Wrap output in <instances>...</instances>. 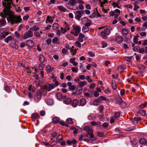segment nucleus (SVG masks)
Listing matches in <instances>:
<instances>
[{
  "label": "nucleus",
  "mask_w": 147,
  "mask_h": 147,
  "mask_svg": "<svg viewBox=\"0 0 147 147\" xmlns=\"http://www.w3.org/2000/svg\"><path fill=\"white\" fill-rule=\"evenodd\" d=\"M91 24H90L89 23H86L85 24V25L82 28V31L84 33L87 32L89 31V28L88 27L90 26Z\"/></svg>",
  "instance_id": "obj_7"
},
{
  "label": "nucleus",
  "mask_w": 147,
  "mask_h": 147,
  "mask_svg": "<svg viewBox=\"0 0 147 147\" xmlns=\"http://www.w3.org/2000/svg\"><path fill=\"white\" fill-rule=\"evenodd\" d=\"M104 92L107 94H109L111 93V90L109 87H107V88L104 90Z\"/></svg>",
  "instance_id": "obj_33"
},
{
  "label": "nucleus",
  "mask_w": 147,
  "mask_h": 147,
  "mask_svg": "<svg viewBox=\"0 0 147 147\" xmlns=\"http://www.w3.org/2000/svg\"><path fill=\"white\" fill-rule=\"evenodd\" d=\"M75 59L72 58L70 59L69 62L74 66H76L78 65V63L75 61Z\"/></svg>",
  "instance_id": "obj_20"
},
{
  "label": "nucleus",
  "mask_w": 147,
  "mask_h": 147,
  "mask_svg": "<svg viewBox=\"0 0 147 147\" xmlns=\"http://www.w3.org/2000/svg\"><path fill=\"white\" fill-rule=\"evenodd\" d=\"M126 69V67L124 65L119 66L118 67V70L120 72H122Z\"/></svg>",
  "instance_id": "obj_25"
},
{
  "label": "nucleus",
  "mask_w": 147,
  "mask_h": 147,
  "mask_svg": "<svg viewBox=\"0 0 147 147\" xmlns=\"http://www.w3.org/2000/svg\"><path fill=\"white\" fill-rule=\"evenodd\" d=\"M90 124L93 125H99L100 124V122H96L95 121H93L91 122Z\"/></svg>",
  "instance_id": "obj_41"
},
{
  "label": "nucleus",
  "mask_w": 147,
  "mask_h": 147,
  "mask_svg": "<svg viewBox=\"0 0 147 147\" xmlns=\"http://www.w3.org/2000/svg\"><path fill=\"white\" fill-rule=\"evenodd\" d=\"M86 100L84 98H82L80 100V104L81 106H84L86 104Z\"/></svg>",
  "instance_id": "obj_21"
},
{
  "label": "nucleus",
  "mask_w": 147,
  "mask_h": 147,
  "mask_svg": "<svg viewBox=\"0 0 147 147\" xmlns=\"http://www.w3.org/2000/svg\"><path fill=\"white\" fill-rule=\"evenodd\" d=\"M46 103L48 105H51L53 104V101L52 99H48L46 100Z\"/></svg>",
  "instance_id": "obj_26"
},
{
  "label": "nucleus",
  "mask_w": 147,
  "mask_h": 147,
  "mask_svg": "<svg viewBox=\"0 0 147 147\" xmlns=\"http://www.w3.org/2000/svg\"><path fill=\"white\" fill-rule=\"evenodd\" d=\"M144 51V48H140L138 51V52L139 53H141L143 54Z\"/></svg>",
  "instance_id": "obj_60"
},
{
  "label": "nucleus",
  "mask_w": 147,
  "mask_h": 147,
  "mask_svg": "<svg viewBox=\"0 0 147 147\" xmlns=\"http://www.w3.org/2000/svg\"><path fill=\"white\" fill-rule=\"evenodd\" d=\"M52 28L53 30H57L59 28V26L58 24L57 23H54L53 24L52 26Z\"/></svg>",
  "instance_id": "obj_28"
},
{
  "label": "nucleus",
  "mask_w": 147,
  "mask_h": 147,
  "mask_svg": "<svg viewBox=\"0 0 147 147\" xmlns=\"http://www.w3.org/2000/svg\"><path fill=\"white\" fill-rule=\"evenodd\" d=\"M24 26V25L22 24L20 25L18 27V30L19 31H20L22 28Z\"/></svg>",
  "instance_id": "obj_58"
},
{
  "label": "nucleus",
  "mask_w": 147,
  "mask_h": 147,
  "mask_svg": "<svg viewBox=\"0 0 147 147\" xmlns=\"http://www.w3.org/2000/svg\"><path fill=\"white\" fill-rule=\"evenodd\" d=\"M117 118H116V117H112L111 119V120L110 121V123H113L114 122L115 120Z\"/></svg>",
  "instance_id": "obj_55"
},
{
  "label": "nucleus",
  "mask_w": 147,
  "mask_h": 147,
  "mask_svg": "<svg viewBox=\"0 0 147 147\" xmlns=\"http://www.w3.org/2000/svg\"><path fill=\"white\" fill-rule=\"evenodd\" d=\"M121 32L124 35H126L128 34V30L126 29H123L122 30Z\"/></svg>",
  "instance_id": "obj_37"
},
{
  "label": "nucleus",
  "mask_w": 147,
  "mask_h": 147,
  "mask_svg": "<svg viewBox=\"0 0 147 147\" xmlns=\"http://www.w3.org/2000/svg\"><path fill=\"white\" fill-rule=\"evenodd\" d=\"M138 68L141 71L144 70L145 68V67L142 65H140L138 66Z\"/></svg>",
  "instance_id": "obj_42"
},
{
  "label": "nucleus",
  "mask_w": 147,
  "mask_h": 147,
  "mask_svg": "<svg viewBox=\"0 0 147 147\" xmlns=\"http://www.w3.org/2000/svg\"><path fill=\"white\" fill-rule=\"evenodd\" d=\"M39 59L41 63L44 62L45 61L44 56L42 55H40L39 56Z\"/></svg>",
  "instance_id": "obj_22"
},
{
  "label": "nucleus",
  "mask_w": 147,
  "mask_h": 147,
  "mask_svg": "<svg viewBox=\"0 0 147 147\" xmlns=\"http://www.w3.org/2000/svg\"><path fill=\"white\" fill-rule=\"evenodd\" d=\"M81 23L82 24H86L89 23L90 24H91V22L90 20L86 17L82 18L81 20Z\"/></svg>",
  "instance_id": "obj_8"
},
{
  "label": "nucleus",
  "mask_w": 147,
  "mask_h": 147,
  "mask_svg": "<svg viewBox=\"0 0 147 147\" xmlns=\"http://www.w3.org/2000/svg\"><path fill=\"white\" fill-rule=\"evenodd\" d=\"M40 73V74L38 75H36V73H35V75L36 76V78L37 80H42L43 78L44 75L43 71L41 70Z\"/></svg>",
  "instance_id": "obj_9"
},
{
  "label": "nucleus",
  "mask_w": 147,
  "mask_h": 147,
  "mask_svg": "<svg viewBox=\"0 0 147 147\" xmlns=\"http://www.w3.org/2000/svg\"><path fill=\"white\" fill-rule=\"evenodd\" d=\"M70 4L71 8H70V9L74 10H76L78 9V8L76 5L71 3Z\"/></svg>",
  "instance_id": "obj_19"
},
{
  "label": "nucleus",
  "mask_w": 147,
  "mask_h": 147,
  "mask_svg": "<svg viewBox=\"0 0 147 147\" xmlns=\"http://www.w3.org/2000/svg\"><path fill=\"white\" fill-rule=\"evenodd\" d=\"M54 18L53 17L48 16L46 20L49 23H52L53 22Z\"/></svg>",
  "instance_id": "obj_23"
},
{
  "label": "nucleus",
  "mask_w": 147,
  "mask_h": 147,
  "mask_svg": "<svg viewBox=\"0 0 147 147\" xmlns=\"http://www.w3.org/2000/svg\"><path fill=\"white\" fill-rule=\"evenodd\" d=\"M84 95L87 97H91V95L90 94V93L87 92H85L84 94Z\"/></svg>",
  "instance_id": "obj_63"
},
{
  "label": "nucleus",
  "mask_w": 147,
  "mask_h": 147,
  "mask_svg": "<svg viewBox=\"0 0 147 147\" xmlns=\"http://www.w3.org/2000/svg\"><path fill=\"white\" fill-rule=\"evenodd\" d=\"M63 136L62 135H59L57 138V140L58 142H60L62 140Z\"/></svg>",
  "instance_id": "obj_44"
},
{
  "label": "nucleus",
  "mask_w": 147,
  "mask_h": 147,
  "mask_svg": "<svg viewBox=\"0 0 147 147\" xmlns=\"http://www.w3.org/2000/svg\"><path fill=\"white\" fill-rule=\"evenodd\" d=\"M6 22V21L5 19H3L0 20V24L1 25H4Z\"/></svg>",
  "instance_id": "obj_50"
},
{
  "label": "nucleus",
  "mask_w": 147,
  "mask_h": 147,
  "mask_svg": "<svg viewBox=\"0 0 147 147\" xmlns=\"http://www.w3.org/2000/svg\"><path fill=\"white\" fill-rule=\"evenodd\" d=\"M41 96L42 92L40 90L38 91L36 93V98L39 101L41 99Z\"/></svg>",
  "instance_id": "obj_16"
},
{
  "label": "nucleus",
  "mask_w": 147,
  "mask_h": 147,
  "mask_svg": "<svg viewBox=\"0 0 147 147\" xmlns=\"http://www.w3.org/2000/svg\"><path fill=\"white\" fill-rule=\"evenodd\" d=\"M43 88L44 90H45L46 91H48L49 87L47 85H44L43 86Z\"/></svg>",
  "instance_id": "obj_61"
},
{
  "label": "nucleus",
  "mask_w": 147,
  "mask_h": 147,
  "mask_svg": "<svg viewBox=\"0 0 147 147\" xmlns=\"http://www.w3.org/2000/svg\"><path fill=\"white\" fill-rule=\"evenodd\" d=\"M60 29L61 33L62 34L65 33L69 30V28L65 27H61Z\"/></svg>",
  "instance_id": "obj_27"
},
{
  "label": "nucleus",
  "mask_w": 147,
  "mask_h": 147,
  "mask_svg": "<svg viewBox=\"0 0 147 147\" xmlns=\"http://www.w3.org/2000/svg\"><path fill=\"white\" fill-rule=\"evenodd\" d=\"M38 115L36 113H34L32 114L31 117L32 119H35L38 117Z\"/></svg>",
  "instance_id": "obj_40"
},
{
  "label": "nucleus",
  "mask_w": 147,
  "mask_h": 147,
  "mask_svg": "<svg viewBox=\"0 0 147 147\" xmlns=\"http://www.w3.org/2000/svg\"><path fill=\"white\" fill-rule=\"evenodd\" d=\"M52 120L55 123H58L59 121V117H55L53 118Z\"/></svg>",
  "instance_id": "obj_36"
},
{
  "label": "nucleus",
  "mask_w": 147,
  "mask_h": 147,
  "mask_svg": "<svg viewBox=\"0 0 147 147\" xmlns=\"http://www.w3.org/2000/svg\"><path fill=\"white\" fill-rule=\"evenodd\" d=\"M139 113L142 116H144L146 114V112L143 110H140L139 111Z\"/></svg>",
  "instance_id": "obj_45"
},
{
  "label": "nucleus",
  "mask_w": 147,
  "mask_h": 147,
  "mask_svg": "<svg viewBox=\"0 0 147 147\" xmlns=\"http://www.w3.org/2000/svg\"><path fill=\"white\" fill-rule=\"evenodd\" d=\"M115 40L118 43H121L123 41V38L121 36H118L116 37Z\"/></svg>",
  "instance_id": "obj_14"
},
{
  "label": "nucleus",
  "mask_w": 147,
  "mask_h": 147,
  "mask_svg": "<svg viewBox=\"0 0 147 147\" xmlns=\"http://www.w3.org/2000/svg\"><path fill=\"white\" fill-rule=\"evenodd\" d=\"M111 31L109 28H106L104 29L103 31L101 32V35L103 38L105 39L106 36L110 34Z\"/></svg>",
  "instance_id": "obj_4"
},
{
  "label": "nucleus",
  "mask_w": 147,
  "mask_h": 147,
  "mask_svg": "<svg viewBox=\"0 0 147 147\" xmlns=\"http://www.w3.org/2000/svg\"><path fill=\"white\" fill-rule=\"evenodd\" d=\"M138 38L136 36H134L133 39V41L135 44H137L138 42Z\"/></svg>",
  "instance_id": "obj_53"
},
{
  "label": "nucleus",
  "mask_w": 147,
  "mask_h": 147,
  "mask_svg": "<svg viewBox=\"0 0 147 147\" xmlns=\"http://www.w3.org/2000/svg\"><path fill=\"white\" fill-rule=\"evenodd\" d=\"M4 90L7 92L8 93H9L11 91L10 87L8 86H5L4 87Z\"/></svg>",
  "instance_id": "obj_38"
},
{
  "label": "nucleus",
  "mask_w": 147,
  "mask_h": 147,
  "mask_svg": "<svg viewBox=\"0 0 147 147\" xmlns=\"http://www.w3.org/2000/svg\"><path fill=\"white\" fill-rule=\"evenodd\" d=\"M78 84L80 86L83 87L87 84V82L86 81H84L79 82Z\"/></svg>",
  "instance_id": "obj_29"
},
{
  "label": "nucleus",
  "mask_w": 147,
  "mask_h": 147,
  "mask_svg": "<svg viewBox=\"0 0 147 147\" xmlns=\"http://www.w3.org/2000/svg\"><path fill=\"white\" fill-rule=\"evenodd\" d=\"M12 0H4L3 2V5L5 9L4 10L9 9L11 7Z\"/></svg>",
  "instance_id": "obj_3"
},
{
  "label": "nucleus",
  "mask_w": 147,
  "mask_h": 147,
  "mask_svg": "<svg viewBox=\"0 0 147 147\" xmlns=\"http://www.w3.org/2000/svg\"><path fill=\"white\" fill-rule=\"evenodd\" d=\"M71 101V98H66L64 100V103L67 105L69 104Z\"/></svg>",
  "instance_id": "obj_30"
},
{
  "label": "nucleus",
  "mask_w": 147,
  "mask_h": 147,
  "mask_svg": "<svg viewBox=\"0 0 147 147\" xmlns=\"http://www.w3.org/2000/svg\"><path fill=\"white\" fill-rule=\"evenodd\" d=\"M34 84L36 87H38L40 85V82H38L37 81H35L34 82Z\"/></svg>",
  "instance_id": "obj_56"
},
{
  "label": "nucleus",
  "mask_w": 147,
  "mask_h": 147,
  "mask_svg": "<svg viewBox=\"0 0 147 147\" xmlns=\"http://www.w3.org/2000/svg\"><path fill=\"white\" fill-rule=\"evenodd\" d=\"M58 40V38H57V37H55L52 39V42L53 43H55L57 42Z\"/></svg>",
  "instance_id": "obj_62"
},
{
  "label": "nucleus",
  "mask_w": 147,
  "mask_h": 147,
  "mask_svg": "<svg viewBox=\"0 0 147 147\" xmlns=\"http://www.w3.org/2000/svg\"><path fill=\"white\" fill-rule=\"evenodd\" d=\"M88 55L90 57H94L95 56L94 53L91 51H89L88 52Z\"/></svg>",
  "instance_id": "obj_52"
},
{
  "label": "nucleus",
  "mask_w": 147,
  "mask_h": 147,
  "mask_svg": "<svg viewBox=\"0 0 147 147\" xmlns=\"http://www.w3.org/2000/svg\"><path fill=\"white\" fill-rule=\"evenodd\" d=\"M66 122L70 124H72L73 123L72 119L70 118H68L66 120Z\"/></svg>",
  "instance_id": "obj_48"
},
{
  "label": "nucleus",
  "mask_w": 147,
  "mask_h": 147,
  "mask_svg": "<svg viewBox=\"0 0 147 147\" xmlns=\"http://www.w3.org/2000/svg\"><path fill=\"white\" fill-rule=\"evenodd\" d=\"M74 47L72 46L71 49H70V51L71 52V53L72 54L74 55L76 54V51L75 49H74Z\"/></svg>",
  "instance_id": "obj_39"
},
{
  "label": "nucleus",
  "mask_w": 147,
  "mask_h": 147,
  "mask_svg": "<svg viewBox=\"0 0 147 147\" xmlns=\"http://www.w3.org/2000/svg\"><path fill=\"white\" fill-rule=\"evenodd\" d=\"M101 44H102V46L103 48L105 47H107V44L106 42L104 41L102 42Z\"/></svg>",
  "instance_id": "obj_57"
},
{
  "label": "nucleus",
  "mask_w": 147,
  "mask_h": 147,
  "mask_svg": "<svg viewBox=\"0 0 147 147\" xmlns=\"http://www.w3.org/2000/svg\"><path fill=\"white\" fill-rule=\"evenodd\" d=\"M12 40V37L11 36H9L6 38L4 39V41L7 43L9 41L11 40Z\"/></svg>",
  "instance_id": "obj_35"
},
{
  "label": "nucleus",
  "mask_w": 147,
  "mask_h": 147,
  "mask_svg": "<svg viewBox=\"0 0 147 147\" xmlns=\"http://www.w3.org/2000/svg\"><path fill=\"white\" fill-rule=\"evenodd\" d=\"M75 14V18L77 20H79L82 16L83 11L80 10H78L74 12Z\"/></svg>",
  "instance_id": "obj_5"
},
{
  "label": "nucleus",
  "mask_w": 147,
  "mask_h": 147,
  "mask_svg": "<svg viewBox=\"0 0 147 147\" xmlns=\"http://www.w3.org/2000/svg\"><path fill=\"white\" fill-rule=\"evenodd\" d=\"M57 9L60 12H65L66 9L62 5H59L57 7Z\"/></svg>",
  "instance_id": "obj_13"
},
{
  "label": "nucleus",
  "mask_w": 147,
  "mask_h": 147,
  "mask_svg": "<svg viewBox=\"0 0 147 147\" xmlns=\"http://www.w3.org/2000/svg\"><path fill=\"white\" fill-rule=\"evenodd\" d=\"M0 15L3 18L7 17V20L8 22L12 25L22 22V19L21 16L15 15L14 13L10 9L4 10L1 13Z\"/></svg>",
  "instance_id": "obj_1"
},
{
  "label": "nucleus",
  "mask_w": 147,
  "mask_h": 147,
  "mask_svg": "<svg viewBox=\"0 0 147 147\" xmlns=\"http://www.w3.org/2000/svg\"><path fill=\"white\" fill-rule=\"evenodd\" d=\"M98 99L99 100L104 101L106 100V98L104 96H100L99 97Z\"/></svg>",
  "instance_id": "obj_54"
},
{
  "label": "nucleus",
  "mask_w": 147,
  "mask_h": 147,
  "mask_svg": "<svg viewBox=\"0 0 147 147\" xmlns=\"http://www.w3.org/2000/svg\"><path fill=\"white\" fill-rule=\"evenodd\" d=\"M5 28L0 29V33L1 34L0 36V39L2 40L6 36L8 35V32H5Z\"/></svg>",
  "instance_id": "obj_6"
},
{
  "label": "nucleus",
  "mask_w": 147,
  "mask_h": 147,
  "mask_svg": "<svg viewBox=\"0 0 147 147\" xmlns=\"http://www.w3.org/2000/svg\"><path fill=\"white\" fill-rule=\"evenodd\" d=\"M88 135H89L91 140L94 141L97 140V138L95 137H94L93 132H90V133H88Z\"/></svg>",
  "instance_id": "obj_15"
},
{
  "label": "nucleus",
  "mask_w": 147,
  "mask_h": 147,
  "mask_svg": "<svg viewBox=\"0 0 147 147\" xmlns=\"http://www.w3.org/2000/svg\"><path fill=\"white\" fill-rule=\"evenodd\" d=\"M111 86H112V88L113 90H115L116 89L117 86H116V83L115 81H114V80L112 81V82Z\"/></svg>",
  "instance_id": "obj_32"
},
{
  "label": "nucleus",
  "mask_w": 147,
  "mask_h": 147,
  "mask_svg": "<svg viewBox=\"0 0 147 147\" xmlns=\"http://www.w3.org/2000/svg\"><path fill=\"white\" fill-rule=\"evenodd\" d=\"M72 71L75 72L76 73L78 72V69L77 67H74L72 68Z\"/></svg>",
  "instance_id": "obj_51"
},
{
  "label": "nucleus",
  "mask_w": 147,
  "mask_h": 147,
  "mask_svg": "<svg viewBox=\"0 0 147 147\" xmlns=\"http://www.w3.org/2000/svg\"><path fill=\"white\" fill-rule=\"evenodd\" d=\"M86 80L89 83H90L92 81V80L91 79L90 77L88 76H87L86 77Z\"/></svg>",
  "instance_id": "obj_49"
},
{
  "label": "nucleus",
  "mask_w": 147,
  "mask_h": 147,
  "mask_svg": "<svg viewBox=\"0 0 147 147\" xmlns=\"http://www.w3.org/2000/svg\"><path fill=\"white\" fill-rule=\"evenodd\" d=\"M84 129L85 131H88V133H90V132H93V129L91 126L90 125H88L85 126Z\"/></svg>",
  "instance_id": "obj_11"
},
{
  "label": "nucleus",
  "mask_w": 147,
  "mask_h": 147,
  "mask_svg": "<svg viewBox=\"0 0 147 147\" xmlns=\"http://www.w3.org/2000/svg\"><path fill=\"white\" fill-rule=\"evenodd\" d=\"M33 30L32 28H30L29 30L27 32H25L24 34L23 38L24 39L32 37L33 36L32 31Z\"/></svg>",
  "instance_id": "obj_2"
},
{
  "label": "nucleus",
  "mask_w": 147,
  "mask_h": 147,
  "mask_svg": "<svg viewBox=\"0 0 147 147\" xmlns=\"http://www.w3.org/2000/svg\"><path fill=\"white\" fill-rule=\"evenodd\" d=\"M57 98L59 100H61L63 98L61 94L59 92H57L56 95Z\"/></svg>",
  "instance_id": "obj_31"
},
{
  "label": "nucleus",
  "mask_w": 147,
  "mask_h": 147,
  "mask_svg": "<svg viewBox=\"0 0 147 147\" xmlns=\"http://www.w3.org/2000/svg\"><path fill=\"white\" fill-rule=\"evenodd\" d=\"M11 45L12 47L13 48L17 49L18 48V46L15 43H11Z\"/></svg>",
  "instance_id": "obj_46"
},
{
  "label": "nucleus",
  "mask_w": 147,
  "mask_h": 147,
  "mask_svg": "<svg viewBox=\"0 0 147 147\" xmlns=\"http://www.w3.org/2000/svg\"><path fill=\"white\" fill-rule=\"evenodd\" d=\"M26 45L30 47H33L34 45V43L33 41L31 40H28L26 42Z\"/></svg>",
  "instance_id": "obj_12"
},
{
  "label": "nucleus",
  "mask_w": 147,
  "mask_h": 147,
  "mask_svg": "<svg viewBox=\"0 0 147 147\" xmlns=\"http://www.w3.org/2000/svg\"><path fill=\"white\" fill-rule=\"evenodd\" d=\"M118 5L119 4L117 3L113 2L112 3V5L114 8L117 7L119 8L120 7Z\"/></svg>",
  "instance_id": "obj_43"
},
{
  "label": "nucleus",
  "mask_w": 147,
  "mask_h": 147,
  "mask_svg": "<svg viewBox=\"0 0 147 147\" xmlns=\"http://www.w3.org/2000/svg\"><path fill=\"white\" fill-rule=\"evenodd\" d=\"M117 100L118 102H119V103H121L123 102L122 98L121 97L118 98H117Z\"/></svg>",
  "instance_id": "obj_59"
},
{
  "label": "nucleus",
  "mask_w": 147,
  "mask_h": 147,
  "mask_svg": "<svg viewBox=\"0 0 147 147\" xmlns=\"http://www.w3.org/2000/svg\"><path fill=\"white\" fill-rule=\"evenodd\" d=\"M33 30L35 31H37L39 30V28L37 26H34L32 28Z\"/></svg>",
  "instance_id": "obj_47"
},
{
  "label": "nucleus",
  "mask_w": 147,
  "mask_h": 147,
  "mask_svg": "<svg viewBox=\"0 0 147 147\" xmlns=\"http://www.w3.org/2000/svg\"><path fill=\"white\" fill-rule=\"evenodd\" d=\"M139 48L138 46H135L133 48V50L134 51H139Z\"/></svg>",
  "instance_id": "obj_64"
},
{
  "label": "nucleus",
  "mask_w": 147,
  "mask_h": 147,
  "mask_svg": "<svg viewBox=\"0 0 147 147\" xmlns=\"http://www.w3.org/2000/svg\"><path fill=\"white\" fill-rule=\"evenodd\" d=\"M78 100L77 99H75L72 102V105L74 107H76L78 104Z\"/></svg>",
  "instance_id": "obj_17"
},
{
  "label": "nucleus",
  "mask_w": 147,
  "mask_h": 147,
  "mask_svg": "<svg viewBox=\"0 0 147 147\" xmlns=\"http://www.w3.org/2000/svg\"><path fill=\"white\" fill-rule=\"evenodd\" d=\"M101 103L100 100L98 99H96L94 100L93 104L94 106H97L100 105Z\"/></svg>",
  "instance_id": "obj_18"
},
{
  "label": "nucleus",
  "mask_w": 147,
  "mask_h": 147,
  "mask_svg": "<svg viewBox=\"0 0 147 147\" xmlns=\"http://www.w3.org/2000/svg\"><path fill=\"white\" fill-rule=\"evenodd\" d=\"M74 30L75 31L74 33V35L77 36L80 31V26H77L74 28Z\"/></svg>",
  "instance_id": "obj_10"
},
{
  "label": "nucleus",
  "mask_w": 147,
  "mask_h": 147,
  "mask_svg": "<svg viewBox=\"0 0 147 147\" xmlns=\"http://www.w3.org/2000/svg\"><path fill=\"white\" fill-rule=\"evenodd\" d=\"M48 86L49 87L48 91H50L55 87L54 84L53 83L49 84Z\"/></svg>",
  "instance_id": "obj_24"
},
{
  "label": "nucleus",
  "mask_w": 147,
  "mask_h": 147,
  "mask_svg": "<svg viewBox=\"0 0 147 147\" xmlns=\"http://www.w3.org/2000/svg\"><path fill=\"white\" fill-rule=\"evenodd\" d=\"M146 140L144 138H141L139 140V142L140 144H145L146 142Z\"/></svg>",
  "instance_id": "obj_34"
}]
</instances>
